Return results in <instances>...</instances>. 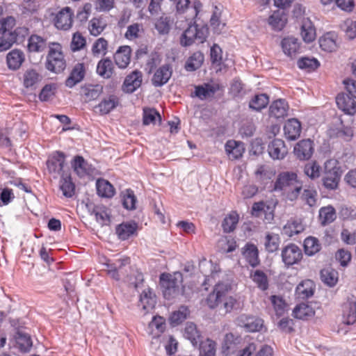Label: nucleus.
Instances as JSON below:
<instances>
[{"instance_id":"8","label":"nucleus","mask_w":356,"mask_h":356,"mask_svg":"<svg viewBox=\"0 0 356 356\" xmlns=\"http://www.w3.org/2000/svg\"><path fill=\"white\" fill-rule=\"evenodd\" d=\"M341 174L339 168L337 167V161L328 160L325 163V175L323 179L324 186L329 190L337 188Z\"/></svg>"},{"instance_id":"62","label":"nucleus","mask_w":356,"mask_h":356,"mask_svg":"<svg viewBox=\"0 0 356 356\" xmlns=\"http://www.w3.org/2000/svg\"><path fill=\"white\" fill-rule=\"evenodd\" d=\"M0 38V51H6L16 42L17 34L15 32L2 33Z\"/></svg>"},{"instance_id":"45","label":"nucleus","mask_w":356,"mask_h":356,"mask_svg":"<svg viewBox=\"0 0 356 356\" xmlns=\"http://www.w3.org/2000/svg\"><path fill=\"white\" fill-rule=\"evenodd\" d=\"M313 308L305 303L297 305L293 311V316L300 320H307L314 315Z\"/></svg>"},{"instance_id":"50","label":"nucleus","mask_w":356,"mask_h":356,"mask_svg":"<svg viewBox=\"0 0 356 356\" xmlns=\"http://www.w3.org/2000/svg\"><path fill=\"white\" fill-rule=\"evenodd\" d=\"M337 218L336 211L332 206L324 207L319 210V220L322 225L332 223Z\"/></svg>"},{"instance_id":"57","label":"nucleus","mask_w":356,"mask_h":356,"mask_svg":"<svg viewBox=\"0 0 356 356\" xmlns=\"http://www.w3.org/2000/svg\"><path fill=\"white\" fill-rule=\"evenodd\" d=\"M143 33V25L140 23H134L127 27L124 37L129 40H134L140 38Z\"/></svg>"},{"instance_id":"27","label":"nucleus","mask_w":356,"mask_h":356,"mask_svg":"<svg viewBox=\"0 0 356 356\" xmlns=\"http://www.w3.org/2000/svg\"><path fill=\"white\" fill-rule=\"evenodd\" d=\"M25 60L24 54L22 50L13 49L6 56V61L9 69L16 70L19 69Z\"/></svg>"},{"instance_id":"33","label":"nucleus","mask_w":356,"mask_h":356,"mask_svg":"<svg viewBox=\"0 0 356 356\" xmlns=\"http://www.w3.org/2000/svg\"><path fill=\"white\" fill-rule=\"evenodd\" d=\"M241 342V338L238 336H234L232 333H228L225 335L224 343L222 344V352L225 355L234 353L238 345Z\"/></svg>"},{"instance_id":"34","label":"nucleus","mask_w":356,"mask_h":356,"mask_svg":"<svg viewBox=\"0 0 356 356\" xmlns=\"http://www.w3.org/2000/svg\"><path fill=\"white\" fill-rule=\"evenodd\" d=\"M47 47L45 38L37 35L32 34L28 39L27 49L29 52H42Z\"/></svg>"},{"instance_id":"61","label":"nucleus","mask_w":356,"mask_h":356,"mask_svg":"<svg viewBox=\"0 0 356 356\" xmlns=\"http://www.w3.org/2000/svg\"><path fill=\"white\" fill-rule=\"evenodd\" d=\"M123 207L128 210L136 209V197L131 189H127L122 193Z\"/></svg>"},{"instance_id":"12","label":"nucleus","mask_w":356,"mask_h":356,"mask_svg":"<svg viewBox=\"0 0 356 356\" xmlns=\"http://www.w3.org/2000/svg\"><path fill=\"white\" fill-rule=\"evenodd\" d=\"M172 74V67L170 64H165L158 67L152 78V83L156 87L165 84Z\"/></svg>"},{"instance_id":"47","label":"nucleus","mask_w":356,"mask_h":356,"mask_svg":"<svg viewBox=\"0 0 356 356\" xmlns=\"http://www.w3.org/2000/svg\"><path fill=\"white\" fill-rule=\"evenodd\" d=\"M204 54L200 51L193 53L187 60L185 69L188 72H193L199 69L204 62Z\"/></svg>"},{"instance_id":"3","label":"nucleus","mask_w":356,"mask_h":356,"mask_svg":"<svg viewBox=\"0 0 356 356\" xmlns=\"http://www.w3.org/2000/svg\"><path fill=\"white\" fill-rule=\"evenodd\" d=\"M66 66L67 63L62 44L58 42H49L45 62L46 69L58 74L63 72Z\"/></svg>"},{"instance_id":"28","label":"nucleus","mask_w":356,"mask_h":356,"mask_svg":"<svg viewBox=\"0 0 356 356\" xmlns=\"http://www.w3.org/2000/svg\"><path fill=\"white\" fill-rule=\"evenodd\" d=\"M129 264V259H119L115 263H106L105 271L112 279L118 281L120 279L124 266Z\"/></svg>"},{"instance_id":"4","label":"nucleus","mask_w":356,"mask_h":356,"mask_svg":"<svg viewBox=\"0 0 356 356\" xmlns=\"http://www.w3.org/2000/svg\"><path fill=\"white\" fill-rule=\"evenodd\" d=\"M275 191L287 193L291 200L297 198L302 190V184L298 181L297 174L293 172H283L279 174L275 183Z\"/></svg>"},{"instance_id":"44","label":"nucleus","mask_w":356,"mask_h":356,"mask_svg":"<svg viewBox=\"0 0 356 356\" xmlns=\"http://www.w3.org/2000/svg\"><path fill=\"white\" fill-rule=\"evenodd\" d=\"M246 262L253 268L260 264L259 250L257 245L253 243H246Z\"/></svg>"},{"instance_id":"18","label":"nucleus","mask_w":356,"mask_h":356,"mask_svg":"<svg viewBox=\"0 0 356 356\" xmlns=\"http://www.w3.org/2000/svg\"><path fill=\"white\" fill-rule=\"evenodd\" d=\"M22 77L23 86L31 90H35L42 80V75L33 69L26 70Z\"/></svg>"},{"instance_id":"35","label":"nucleus","mask_w":356,"mask_h":356,"mask_svg":"<svg viewBox=\"0 0 356 356\" xmlns=\"http://www.w3.org/2000/svg\"><path fill=\"white\" fill-rule=\"evenodd\" d=\"M216 84L204 83L203 85L195 86V96L204 100L208 97H213L218 90Z\"/></svg>"},{"instance_id":"42","label":"nucleus","mask_w":356,"mask_h":356,"mask_svg":"<svg viewBox=\"0 0 356 356\" xmlns=\"http://www.w3.org/2000/svg\"><path fill=\"white\" fill-rule=\"evenodd\" d=\"M83 96L86 102L97 99L103 92V86L99 84L88 85L82 88Z\"/></svg>"},{"instance_id":"5","label":"nucleus","mask_w":356,"mask_h":356,"mask_svg":"<svg viewBox=\"0 0 356 356\" xmlns=\"http://www.w3.org/2000/svg\"><path fill=\"white\" fill-rule=\"evenodd\" d=\"M191 23L187 22L189 26L181 35L180 42L182 46H190L195 42L203 43L207 38L209 29L207 26L198 27Z\"/></svg>"},{"instance_id":"55","label":"nucleus","mask_w":356,"mask_h":356,"mask_svg":"<svg viewBox=\"0 0 356 356\" xmlns=\"http://www.w3.org/2000/svg\"><path fill=\"white\" fill-rule=\"evenodd\" d=\"M190 314L188 308L186 306H181L178 310L172 313L170 317V323L177 325L184 321Z\"/></svg>"},{"instance_id":"64","label":"nucleus","mask_w":356,"mask_h":356,"mask_svg":"<svg viewBox=\"0 0 356 356\" xmlns=\"http://www.w3.org/2000/svg\"><path fill=\"white\" fill-rule=\"evenodd\" d=\"M200 356H215L216 355V343L210 339H207L200 343Z\"/></svg>"},{"instance_id":"10","label":"nucleus","mask_w":356,"mask_h":356,"mask_svg":"<svg viewBox=\"0 0 356 356\" xmlns=\"http://www.w3.org/2000/svg\"><path fill=\"white\" fill-rule=\"evenodd\" d=\"M282 258L286 266H291L301 261L302 252L298 245L291 243L283 248Z\"/></svg>"},{"instance_id":"2","label":"nucleus","mask_w":356,"mask_h":356,"mask_svg":"<svg viewBox=\"0 0 356 356\" xmlns=\"http://www.w3.org/2000/svg\"><path fill=\"white\" fill-rule=\"evenodd\" d=\"M183 282V275L180 272L161 273L159 277V284L163 297L170 300L179 296H184L185 286Z\"/></svg>"},{"instance_id":"63","label":"nucleus","mask_w":356,"mask_h":356,"mask_svg":"<svg viewBox=\"0 0 356 356\" xmlns=\"http://www.w3.org/2000/svg\"><path fill=\"white\" fill-rule=\"evenodd\" d=\"M161 122V118L159 113L154 108H144L143 122L145 125L155 124L156 120Z\"/></svg>"},{"instance_id":"6","label":"nucleus","mask_w":356,"mask_h":356,"mask_svg":"<svg viewBox=\"0 0 356 356\" xmlns=\"http://www.w3.org/2000/svg\"><path fill=\"white\" fill-rule=\"evenodd\" d=\"M177 18L180 21L184 19L186 22H192L200 12L202 4L197 0L193 2V6H189V0H176Z\"/></svg>"},{"instance_id":"1","label":"nucleus","mask_w":356,"mask_h":356,"mask_svg":"<svg viewBox=\"0 0 356 356\" xmlns=\"http://www.w3.org/2000/svg\"><path fill=\"white\" fill-rule=\"evenodd\" d=\"M232 289V286L228 282H219L213 287L211 293L209 294L206 299L207 305L211 309L217 307L220 304H222V307L225 313L230 312L232 310L239 307V302L236 298L228 296Z\"/></svg>"},{"instance_id":"11","label":"nucleus","mask_w":356,"mask_h":356,"mask_svg":"<svg viewBox=\"0 0 356 356\" xmlns=\"http://www.w3.org/2000/svg\"><path fill=\"white\" fill-rule=\"evenodd\" d=\"M251 215L256 218L264 216V220L270 223L274 218L273 209L264 201L254 202L251 209Z\"/></svg>"},{"instance_id":"31","label":"nucleus","mask_w":356,"mask_h":356,"mask_svg":"<svg viewBox=\"0 0 356 356\" xmlns=\"http://www.w3.org/2000/svg\"><path fill=\"white\" fill-rule=\"evenodd\" d=\"M97 193L99 197L111 198L115 194L114 186L104 179H98L96 181Z\"/></svg>"},{"instance_id":"53","label":"nucleus","mask_w":356,"mask_h":356,"mask_svg":"<svg viewBox=\"0 0 356 356\" xmlns=\"http://www.w3.org/2000/svg\"><path fill=\"white\" fill-rule=\"evenodd\" d=\"M321 249V245L318 238L314 236H309L304 241L305 252L308 256H313Z\"/></svg>"},{"instance_id":"24","label":"nucleus","mask_w":356,"mask_h":356,"mask_svg":"<svg viewBox=\"0 0 356 356\" xmlns=\"http://www.w3.org/2000/svg\"><path fill=\"white\" fill-rule=\"evenodd\" d=\"M60 177V189L63 195L66 197H72L75 193V184L72 181L70 172H63Z\"/></svg>"},{"instance_id":"41","label":"nucleus","mask_w":356,"mask_h":356,"mask_svg":"<svg viewBox=\"0 0 356 356\" xmlns=\"http://www.w3.org/2000/svg\"><path fill=\"white\" fill-rule=\"evenodd\" d=\"M250 277L261 291H266L268 289V279L266 274L263 270H252L250 274Z\"/></svg>"},{"instance_id":"16","label":"nucleus","mask_w":356,"mask_h":356,"mask_svg":"<svg viewBox=\"0 0 356 356\" xmlns=\"http://www.w3.org/2000/svg\"><path fill=\"white\" fill-rule=\"evenodd\" d=\"M354 99L348 94L341 93L337 96L336 103L345 114L354 115L356 113V102Z\"/></svg>"},{"instance_id":"21","label":"nucleus","mask_w":356,"mask_h":356,"mask_svg":"<svg viewBox=\"0 0 356 356\" xmlns=\"http://www.w3.org/2000/svg\"><path fill=\"white\" fill-rule=\"evenodd\" d=\"M143 75L141 72L135 70L128 74L123 83L124 90L127 92H134L142 83Z\"/></svg>"},{"instance_id":"54","label":"nucleus","mask_w":356,"mask_h":356,"mask_svg":"<svg viewBox=\"0 0 356 356\" xmlns=\"http://www.w3.org/2000/svg\"><path fill=\"white\" fill-rule=\"evenodd\" d=\"M184 334L193 346H196L200 341L201 335L197 330L195 324L193 323L186 324Z\"/></svg>"},{"instance_id":"58","label":"nucleus","mask_w":356,"mask_h":356,"mask_svg":"<svg viewBox=\"0 0 356 356\" xmlns=\"http://www.w3.org/2000/svg\"><path fill=\"white\" fill-rule=\"evenodd\" d=\"M322 281L330 286H334L338 280V273L334 269L327 268L321 270Z\"/></svg>"},{"instance_id":"43","label":"nucleus","mask_w":356,"mask_h":356,"mask_svg":"<svg viewBox=\"0 0 356 356\" xmlns=\"http://www.w3.org/2000/svg\"><path fill=\"white\" fill-rule=\"evenodd\" d=\"M314 291V282L310 280L302 281L296 289V294L299 298L307 299L313 296Z\"/></svg>"},{"instance_id":"51","label":"nucleus","mask_w":356,"mask_h":356,"mask_svg":"<svg viewBox=\"0 0 356 356\" xmlns=\"http://www.w3.org/2000/svg\"><path fill=\"white\" fill-rule=\"evenodd\" d=\"M269 103V97L265 93L255 95L249 102L250 108L257 112L266 108Z\"/></svg>"},{"instance_id":"36","label":"nucleus","mask_w":356,"mask_h":356,"mask_svg":"<svg viewBox=\"0 0 356 356\" xmlns=\"http://www.w3.org/2000/svg\"><path fill=\"white\" fill-rule=\"evenodd\" d=\"M106 26L107 24L103 17H93L88 22V30L91 35L97 37L104 32Z\"/></svg>"},{"instance_id":"30","label":"nucleus","mask_w":356,"mask_h":356,"mask_svg":"<svg viewBox=\"0 0 356 356\" xmlns=\"http://www.w3.org/2000/svg\"><path fill=\"white\" fill-rule=\"evenodd\" d=\"M109 48L108 41L103 37L96 39L91 46V54L94 58H105Z\"/></svg>"},{"instance_id":"52","label":"nucleus","mask_w":356,"mask_h":356,"mask_svg":"<svg viewBox=\"0 0 356 356\" xmlns=\"http://www.w3.org/2000/svg\"><path fill=\"white\" fill-rule=\"evenodd\" d=\"M321 48L325 51L332 52L337 49L336 36L334 34L327 33L319 39Z\"/></svg>"},{"instance_id":"32","label":"nucleus","mask_w":356,"mask_h":356,"mask_svg":"<svg viewBox=\"0 0 356 356\" xmlns=\"http://www.w3.org/2000/svg\"><path fill=\"white\" fill-rule=\"evenodd\" d=\"M118 104V97L114 95H111L104 98L95 108L98 109L99 114L106 115L116 108Z\"/></svg>"},{"instance_id":"29","label":"nucleus","mask_w":356,"mask_h":356,"mask_svg":"<svg viewBox=\"0 0 356 356\" xmlns=\"http://www.w3.org/2000/svg\"><path fill=\"white\" fill-rule=\"evenodd\" d=\"M288 104L284 99L274 101L270 106L269 115L276 119L283 118L287 115Z\"/></svg>"},{"instance_id":"23","label":"nucleus","mask_w":356,"mask_h":356,"mask_svg":"<svg viewBox=\"0 0 356 356\" xmlns=\"http://www.w3.org/2000/svg\"><path fill=\"white\" fill-rule=\"evenodd\" d=\"M131 49L129 46L120 47L114 55L115 64L122 69L126 68L131 61Z\"/></svg>"},{"instance_id":"25","label":"nucleus","mask_w":356,"mask_h":356,"mask_svg":"<svg viewBox=\"0 0 356 356\" xmlns=\"http://www.w3.org/2000/svg\"><path fill=\"white\" fill-rule=\"evenodd\" d=\"M225 151L229 159L236 160L242 157L245 151L244 145L242 142L229 140L225 144Z\"/></svg>"},{"instance_id":"19","label":"nucleus","mask_w":356,"mask_h":356,"mask_svg":"<svg viewBox=\"0 0 356 356\" xmlns=\"http://www.w3.org/2000/svg\"><path fill=\"white\" fill-rule=\"evenodd\" d=\"M302 131L301 123L296 118L289 119L284 124V136L289 140H295L298 138Z\"/></svg>"},{"instance_id":"20","label":"nucleus","mask_w":356,"mask_h":356,"mask_svg":"<svg viewBox=\"0 0 356 356\" xmlns=\"http://www.w3.org/2000/svg\"><path fill=\"white\" fill-rule=\"evenodd\" d=\"M96 72L103 79H111L115 74V66L111 58H102L100 59L97 64Z\"/></svg>"},{"instance_id":"39","label":"nucleus","mask_w":356,"mask_h":356,"mask_svg":"<svg viewBox=\"0 0 356 356\" xmlns=\"http://www.w3.org/2000/svg\"><path fill=\"white\" fill-rule=\"evenodd\" d=\"M304 229L305 226L300 220H291L283 227L282 234L289 237H292L302 232Z\"/></svg>"},{"instance_id":"38","label":"nucleus","mask_w":356,"mask_h":356,"mask_svg":"<svg viewBox=\"0 0 356 356\" xmlns=\"http://www.w3.org/2000/svg\"><path fill=\"white\" fill-rule=\"evenodd\" d=\"M92 213L95 215L96 220L102 225H108L111 221L109 209L103 204L94 206Z\"/></svg>"},{"instance_id":"56","label":"nucleus","mask_w":356,"mask_h":356,"mask_svg":"<svg viewBox=\"0 0 356 356\" xmlns=\"http://www.w3.org/2000/svg\"><path fill=\"white\" fill-rule=\"evenodd\" d=\"M221 13L220 9L215 6V9L210 19L211 26L217 33H220L225 26V23L221 20Z\"/></svg>"},{"instance_id":"59","label":"nucleus","mask_w":356,"mask_h":356,"mask_svg":"<svg viewBox=\"0 0 356 356\" xmlns=\"http://www.w3.org/2000/svg\"><path fill=\"white\" fill-rule=\"evenodd\" d=\"M86 47V38L83 34L76 31L72 34L70 42V49L73 52L79 51L83 49Z\"/></svg>"},{"instance_id":"9","label":"nucleus","mask_w":356,"mask_h":356,"mask_svg":"<svg viewBox=\"0 0 356 356\" xmlns=\"http://www.w3.org/2000/svg\"><path fill=\"white\" fill-rule=\"evenodd\" d=\"M55 27L61 31L70 30L74 23V12L70 7H65L58 11L53 19Z\"/></svg>"},{"instance_id":"14","label":"nucleus","mask_w":356,"mask_h":356,"mask_svg":"<svg viewBox=\"0 0 356 356\" xmlns=\"http://www.w3.org/2000/svg\"><path fill=\"white\" fill-rule=\"evenodd\" d=\"M86 73V66L83 63H76L71 70L69 76L65 80V86L72 88L77 83L81 82Z\"/></svg>"},{"instance_id":"15","label":"nucleus","mask_w":356,"mask_h":356,"mask_svg":"<svg viewBox=\"0 0 356 356\" xmlns=\"http://www.w3.org/2000/svg\"><path fill=\"white\" fill-rule=\"evenodd\" d=\"M71 165L74 172L79 177H85L92 172V165L80 155H76L73 158Z\"/></svg>"},{"instance_id":"37","label":"nucleus","mask_w":356,"mask_h":356,"mask_svg":"<svg viewBox=\"0 0 356 356\" xmlns=\"http://www.w3.org/2000/svg\"><path fill=\"white\" fill-rule=\"evenodd\" d=\"M301 36L305 42L309 43L316 38V30L309 18H304L301 25Z\"/></svg>"},{"instance_id":"40","label":"nucleus","mask_w":356,"mask_h":356,"mask_svg":"<svg viewBox=\"0 0 356 356\" xmlns=\"http://www.w3.org/2000/svg\"><path fill=\"white\" fill-rule=\"evenodd\" d=\"M155 303V295L152 289L149 288L144 289L140 296V306L148 312L154 307Z\"/></svg>"},{"instance_id":"48","label":"nucleus","mask_w":356,"mask_h":356,"mask_svg":"<svg viewBox=\"0 0 356 356\" xmlns=\"http://www.w3.org/2000/svg\"><path fill=\"white\" fill-rule=\"evenodd\" d=\"M239 216L236 211H231L228 213L222 222V228L225 233L233 232L238 222Z\"/></svg>"},{"instance_id":"60","label":"nucleus","mask_w":356,"mask_h":356,"mask_svg":"<svg viewBox=\"0 0 356 356\" xmlns=\"http://www.w3.org/2000/svg\"><path fill=\"white\" fill-rule=\"evenodd\" d=\"M280 238L278 234L268 233L266 236L265 248L268 252H274L279 248Z\"/></svg>"},{"instance_id":"49","label":"nucleus","mask_w":356,"mask_h":356,"mask_svg":"<svg viewBox=\"0 0 356 356\" xmlns=\"http://www.w3.org/2000/svg\"><path fill=\"white\" fill-rule=\"evenodd\" d=\"M275 175V170L269 165H259L254 171L257 179L265 181L271 179Z\"/></svg>"},{"instance_id":"26","label":"nucleus","mask_w":356,"mask_h":356,"mask_svg":"<svg viewBox=\"0 0 356 356\" xmlns=\"http://www.w3.org/2000/svg\"><path fill=\"white\" fill-rule=\"evenodd\" d=\"M138 225L136 222H123L116 227V234L122 241H125L131 236L136 235Z\"/></svg>"},{"instance_id":"13","label":"nucleus","mask_w":356,"mask_h":356,"mask_svg":"<svg viewBox=\"0 0 356 356\" xmlns=\"http://www.w3.org/2000/svg\"><path fill=\"white\" fill-rule=\"evenodd\" d=\"M268 152L273 160H282L286 156L288 149L284 140L275 138L269 143Z\"/></svg>"},{"instance_id":"7","label":"nucleus","mask_w":356,"mask_h":356,"mask_svg":"<svg viewBox=\"0 0 356 356\" xmlns=\"http://www.w3.org/2000/svg\"><path fill=\"white\" fill-rule=\"evenodd\" d=\"M66 155L60 151L53 152L49 155L46 164L49 173L54 178L57 179L63 172L65 164Z\"/></svg>"},{"instance_id":"17","label":"nucleus","mask_w":356,"mask_h":356,"mask_svg":"<svg viewBox=\"0 0 356 356\" xmlns=\"http://www.w3.org/2000/svg\"><path fill=\"white\" fill-rule=\"evenodd\" d=\"M313 152V141L310 139L299 141L294 147V154L300 160H308Z\"/></svg>"},{"instance_id":"46","label":"nucleus","mask_w":356,"mask_h":356,"mask_svg":"<svg viewBox=\"0 0 356 356\" xmlns=\"http://www.w3.org/2000/svg\"><path fill=\"white\" fill-rule=\"evenodd\" d=\"M286 23V17L280 10L274 11L268 18V24L275 31H281Z\"/></svg>"},{"instance_id":"22","label":"nucleus","mask_w":356,"mask_h":356,"mask_svg":"<svg viewBox=\"0 0 356 356\" xmlns=\"http://www.w3.org/2000/svg\"><path fill=\"white\" fill-rule=\"evenodd\" d=\"M281 46L284 54L289 57H295L300 52V44L296 38L286 37L283 38Z\"/></svg>"}]
</instances>
